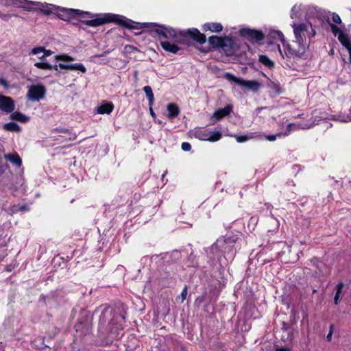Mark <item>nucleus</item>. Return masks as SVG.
Wrapping results in <instances>:
<instances>
[{
    "label": "nucleus",
    "mask_w": 351,
    "mask_h": 351,
    "mask_svg": "<svg viewBox=\"0 0 351 351\" xmlns=\"http://www.w3.org/2000/svg\"><path fill=\"white\" fill-rule=\"evenodd\" d=\"M332 21L333 23H338V24H341V18L340 16L336 14V13H332Z\"/></svg>",
    "instance_id": "38"
},
{
    "label": "nucleus",
    "mask_w": 351,
    "mask_h": 351,
    "mask_svg": "<svg viewBox=\"0 0 351 351\" xmlns=\"http://www.w3.org/2000/svg\"><path fill=\"white\" fill-rule=\"evenodd\" d=\"M82 318L78 320L75 324L76 332L81 335H86L88 333L91 326V317L89 313L85 311L82 313Z\"/></svg>",
    "instance_id": "10"
},
{
    "label": "nucleus",
    "mask_w": 351,
    "mask_h": 351,
    "mask_svg": "<svg viewBox=\"0 0 351 351\" xmlns=\"http://www.w3.org/2000/svg\"><path fill=\"white\" fill-rule=\"evenodd\" d=\"M258 61L269 69L274 66V62L265 55H260L258 56Z\"/></svg>",
    "instance_id": "24"
},
{
    "label": "nucleus",
    "mask_w": 351,
    "mask_h": 351,
    "mask_svg": "<svg viewBox=\"0 0 351 351\" xmlns=\"http://www.w3.org/2000/svg\"><path fill=\"white\" fill-rule=\"evenodd\" d=\"M2 5L6 7H14L19 8H23L27 10H30L29 5H38L40 3L35 1H30L27 0H1Z\"/></svg>",
    "instance_id": "12"
},
{
    "label": "nucleus",
    "mask_w": 351,
    "mask_h": 351,
    "mask_svg": "<svg viewBox=\"0 0 351 351\" xmlns=\"http://www.w3.org/2000/svg\"><path fill=\"white\" fill-rule=\"evenodd\" d=\"M314 123H312V124H310V125H304V126H302L301 128H310L311 126H312Z\"/></svg>",
    "instance_id": "49"
},
{
    "label": "nucleus",
    "mask_w": 351,
    "mask_h": 351,
    "mask_svg": "<svg viewBox=\"0 0 351 351\" xmlns=\"http://www.w3.org/2000/svg\"><path fill=\"white\" fill-rule=\"evenodd\" d=\"M58 66L60 69H66V70H77L84 73L86 71V69L82 64H65V63H59Z\"/></svg>",
    "instance_id": "15"
},
{
    "label": "nucleus",
    "mask_w": 351,
    "mask_h": 351,
    "mask_svg": "<svg viewBox=\"0 0 351 351\" xmlns=\"http://www.w3.org/2000/svg\"><path fill=\"white\" fill-rule=\"evenodd\" d=\"M261 109L262 108H256V111L257 112V113H258Z\"/></svg>",
    "instance_id": "55"
},
{
    "label": "nucleus",
    "mask_w": 351,
    "mask_h": 351,
    "mask_svg": "<svg viewBox=\"0 0 351 351\" xmlns=\"http://www.w3.org/2000/svg\"><path fill=\"white\" fill-rule=\"evenodd\" d=\"M278 49L283 58L295 59L302 58L304 56L306 49L300 45L293 44L291 45L286 42L282 43V49L278 45Z\"/></svg>",
    "instance_id": "6"
},
{
    "label": "nucleus",
    "mask_w": 351,
    "mask_h": 351,
    "mask_svg": "<svg viewBox=\"0 0 351 351\" xmlns=\"http://www.w3.org/2000/svg\"><path fill=\"white\" fill-rule=\"evenodd\" d=\"M14 108V101L10 97L0 94V110L8 114L12 112Z\"/></svg>",
    "instance_id": "14"
},
{
    "label": "nucleus",
    "mask_w": 351,
    "mask_h": 351,
    "mask_svg": "<svg viewBox=\"0 0 351 351\" xmlns=\"http://www.w3.org/2000/svg\"><path fill=\"white\" fill-rule=\"evenodd\" d=\"M344 121H351V118H348L346 120H344Z\"/></svg>",
    "instance_id": "56"
},
{
    "label": "nucleus",
    "mask_w": 351,
    "mask_h": 351,
    "mask_svg": "<svg viewBox=\"0 0 351 351\" xmlns=\"http://www.w3.org/2000/svg\"><path fill=\"white\" fill-rule=\"evenodd\" d=\"M166 173H167V171H166V172H165V173L162 175V178H163L165 177V176H166Z\"/></svg>",
    "instance_id": "57"
},
{
    "label": "nucleus",
    "mask_w": 351,
    "mask_h": 351,
    "mask_svg": "<svg viewBox=\"0 0 351 351\" xmlns=\"http://www.w3.org/2000/svg\"><path fill=\"white\" fill-rule=\"evenodd\" d=\"M143 91L145 92L148 100H149V106H152L154 101V95L152 92V89L149 86H145L143 88Z\"/></svg>",
    "instance_id": "25"
},
{
    "label": "nucleus",
    "mask_w": 351,
    "mask_h": 351,
    "mask_svg": "<svg viewBox=\"0 0 351 351\" xmlns=\"http://www.w3.org/2000/svg\"><path fill=\"white\" fill-rule=\"evenodd\" d=\"M232 110V106L231 105H227L225 108L216 110L213 115V117L216 120H220L223 117L228 115Z\"/></svg>",
    "instance_id": "17"
},
{
    "label": "nucleus",
    "mask_w": 351,
    "mask_h": 351,
    "mask_svg": "<svg viewBox=\"0 0 351 351\" xmlns=\"http://www.w3.org/2000/svg\"><path fill=\"white\" fill-rule=\"evenodd\" d=\"M108 51H105V52H104L101 55H99V56H99V57L104 56H106V54H108Z\"/></svg>",
    "instance_id": "52"
},
{
    "label": "nucleus",
    "mask_w": 351,
    "mask_h": 351,
    "mask_svg": "<svg viewBox=\"0 0 351 351\" xmlns=\"http://www.w3.org/2000/svg\"><path fill=\"white\" fill-rule=\"evenodd\" d=\"M108 22H116L129 29H135L138 25L133 21H128L123 16L112 14H97L95 16L94 19L84 21L86 25L94 27L102 25Z\"/></svg>",
    "instance_id": "2"
},
{
    "label": "nucleus",
    "mask_w": 351,
    "mask_h": 351,
    "mask_svg": "<svg viewBox=\"0 0 351 351\" xmlns=\"http://www.w3.org/2000/svg\"><path fill=\"white\" fill-rule=\"evenodd\" d=\"M212 248L213 250L219 249L227 260L232 259L236 253L235 239L231 237L220 238L217 240Z\"/></svg>",
    "instance_id": "5"
},
{
    "label": "nucleus",
    "mask_w": 351,
    "mask_h": 351,
    "mask_svg": "<svg viewBox=\"0 0 351 351\" xmlns=\"http://www.w3.org/2000/svg\"><path fill=\"white\" fill-rule=\"evenodd\" d=\"M343 287V282H339L336 286V293L334 298V302L335 304H337L339 303L340 294L341 292V290Z\"/></svg>",
    "instance_id": "27"
},
{
    "label": "nucleus",
    "mask_w": 351,
    "mask_h": 351,
    "mask_svg": "<svg viewBox=\"0 0 351 351\" xmlns=\"http://www.w3.org/2000/svg\"><path fill=\"white\" fill-rule=\"evenodd\" d=\"M7 270H8V271H11L10 267H8V268L7 269Z\"/></svg>",
    "instance_id": "58"
},
{
    "label": "nucleus",
    "mask_w": 351,
    "mask_h": 351,
    "mask_svg": "<svg viewBox=\"0 0 351 351\" xmlns=\"http://www.w3.org/2000/svg\"><path fill=\"white\" fill-rule=\"evenodd\" d=\"M338 40L341 45L348 50L349 53V60L351 62V40L345 34H339L338 35Z\"/></svg>",
    "instance_id": "18"
},
{
    "label": "nucleus",
    "mask_w": 351,
    "mask_h": 351,
    "mask_svg": "<svg viewBox=\"0 0 351 351\" xmlns=\"http://www.w3.org/2000/svg\"><path fill=\"white\" fill-rule=\"evenodd\" d=\"M0 82H1L3 85H4V86H6V85H7L6 82H5L4 80H1V79H0Z\"/></svg>",
    "instance_id": "53"
},
{
    "label": "nucleus",
    "mask_w": 351,
    "mask_h": 351,
    "mask_svg": "<svg viewBox=\"0 0 351 351\" xmlns=\"http://www.w3.org/2000/svg\"><path fill=\"white\" fill-rule=\"evenodd\" d=\"M51 69H53L56 71H58V69H60V67L58 66V64H55V65H51Z\"/></svg>",
    "instance_id": "46"
},
{
    "label": "nucleus",
    "mask_w": 351,
    "mask_h": 351,
    "mask_svg": "<svg viewBox=\"0 0 351 351\" xmlns=\"http://www.w3.org/2000/svg\"><path fill=\"white\" fill-rule=\"evenodd\" d=\"M239 34L241 36L252 41H261L264 38V35L262 32L249 28L241 29Z\"/></svg>",
    "instance_id": "13"
},
{
    "label": "nucleus",
    "mask_w": 351,
    "mask_h": 351,
    "mask_svg": "<svg viewBox=\"0 0 351 351\" xmlns=\"http://www.w3.org/2000/svg\"><path fill=\"white\" fill-rule=\"evenodd\" d=\"M300 7L297 6L296 5H295L294 6H293V8H291V18L292 19H296L298 17V12L300 11Z\"/></svg>",
    "instance_id": "35"
},
{
    "label": "nucleus",
    "mask_w": 351,
    "mask_h": 351,
    "mask_svg": "<svg viewBox=\"0 0 351 351\" xmlns=\"http://www.w3.org/2000/svg\"><path fill=\"white\" fill-rule=\"evenodd\" d=\"M204 29L212 32H220L223 29V26L219 23H207L204 25Z\"/></svg>",
    "instance_id": "20"
},
{
    "label": "nucleus",
    "mask_w": 351,
    "mask_h": 351,
    "mask_svg": "<svg viewBox=\"0 0 351 351\" xmlns=\"http://www.w3.org/2000/svg\"><path fill=\"white\" fill-rule=\"evenodd\" d=\"M34 66L38 69L45 70H51V64L45 62H38L34 64Z\"/></svg>",
    "instance_id": "30"
},
{
    "label": "nucleus",
    "mask_w": 351,
    "mask_h": 351,
    "mask_svg": "<svg viewBox=\"0 0 351 351\" xmlns=\"http://www.w3.org/2000/svg\"><path fill=\"white\" fill-rule=\"evenodd\" d=\"M56 10H58L57 14V16L66 21H70L72 19H75L77 17L80 18H85L87 16L90 15V13L88 12H82L80 10L75 9H68L64 8H56Z\"/></svg>",
    "instance_id": "8"
},
{
    "label": "nucleus",
    "mask_w": 351,
    "mask_h": 351,
    "mask_svg": "<svg viewBox=\"0 0 351 351\" xmlns=\"http://www.w3.org/2000/svg\"><path fill=\"white\" fill-rule=\"evenodd\" d=\"M45 93L46 89L43 85H32L29 88L27 97L29 101H37L44 98Z\"/></svg>",
    "instance_id": "11"
},
{
    "label": "nucleus",
    "mask_w": 351,
    "mask_h": 351,
    "mask_svg": "<svg viewBox=\"0 0 351 351\" xmlns=\"http://www.w3.org/2000/svg\"><path fill=\"white\" fill-rule=\"evenodd\" d=\"M56 132L68 133L69 135V140H74L75 138V135L72 134L69 129H63V128H56L55 129Z\"/></svg>",
    "instance_id": "34"
},
{
    "label": "nucleus",
    "mask_w": 351,
    "mask_h": 351,
    "mask_svg": "<svg viewBox=\"0 0 351 351\" xmlns=\"http://www.w3.org/2000/svg\"><path fill=\"white\" fill-rule=\"evenodd\" d=\"M3 129L8 132H20L21 128L14 122H9L3 124Z\"/></svg>",
    "instance_id": "22"
},
{
    "label": "nucleus",
    "mask_w": 351,
    "mask_h": 351,
    "mask_svg": "<svg viewBox=\"0 0 351 351\" xmlns=\"http://www.w3.org/2000/svg\"><path fill=\"white\" fill-rule=\"evenodd\" d=\"M149 26L152 27L151 31L158 36L162 48L172 53H176L179 51V47L173 42L178 41L181 36H189L201 44L206 42L205 35L200 33L197 29H189L178 32L174 29L156 24H150Z\"/></svg>",
    "instance_id": "1"
},
{
    "label": "nucleus",
    "mask_w": 351,
    "mask_h": 351,
    "mask_svg": "<svg viewBox=\"0 0 351 351\" xmlns=\"http://www.w3.org/2000/svg\"><path fill=\"white\" fill-rule=\"evenodd\" d=\"M189 134L200 141H208L215 142L221 138V133L219 131L210 132L205 128L197 127L189 131Z\"/></svg>",
    "instance_id": "7"
},
{
    "label": "nucleus",
    "mask_w": 351,
    "mask_h": 351,
    "mask_svg": "<svg viewBox=\"0 0 351 351\" xmlns=\"http://www.w3.org/2000/svg\"><path fill=\"white\" fill-rule=\"evenodd\" d=\"M45 50V48L43 47H35L34 48L32 51H31V53L32 54H34V55H37V54H39L40 53H43Z\"/></svg>",
    "instance_id": "37"
},
{
    "label": "nucleus",
    "mask_w": 351,
    "mask_h": 351,
    "mask_svg": "<svg viewBox=\"0 0 351 351\" xmlns=\"http://www.w3.org/2000/svg\"><path fill=\"white\" fill-rule=\"evenodd\" d=\"M283 136L282 133H278L276 134L267 135L265 136V138L269 141H274L276 140L277 137H280Z\"/></svg>",
    "instance_id": "36"
},
{
    "label": "nucleus",
    "mask_w": 351,
    "mask_h": 351,
    "mask_svg": "<svg viewBox=\"0 0 351 351\" xmlns=\"http://www.w3.org/2000/svg\"><path fill=\"white\" fill-rule=\"evenodd\" d=\"M182 149L184 152H189L191 149V145L188 142H184L182 143Z\"/></svg>",
    "instance_id": "40"
},
{
    "label": "nucleus",
    "mask_w": 351,
    "mask_h": 351,
    "mask_svg": "<svg viewBox=\"0 0 351 351\" xmlns=\"http://www.w3.org/2000/svg\"><path fill=\"white\" fill-rule=\"evenodd\" d=\"M41 8H40V10L42 13H43L45 15H49L51 13H52L53 10L52 8L56 9V8L54 5H51V8H49V6H44L43 4L41 5Z\"/></svg>",
    "instance_id": "31"
},
{
    "label": "nucleus",
    "mask_w": 351,
    "mask_h": 351,
    "mask_svg": "<svg viewBox=\"0 0 351 351\" xmlns=\"http://www.w3.org/2000/svg\"><path fill=\"white\" fill-rule=\"evenodd\" d=\"M186 295H187V287H186V286H185L184 287V289H182V293L180 295V297L181 298L182 302H184V300L186 299Z\"/></svg>",
    "instance_id": "41"
},
{
    "label": "nucleus",
    "mask_w": 351,
    "mask_h": 351,
    "mask_svg": "<svg viewBox=\"0 0 351 351\" xmlns=\"http://www.w3.org/2000/svg\"><path fill=\"white\" fill-rule=\"evenodd\" d=\"M12 16L11 14H0V18H1L2 19L5 20V21H7L8 19V18H10Z\"/></svg>",
    "instance_id": "43"
},
{
    "label": "nucleus",
    "mask_w": 351,
    "mask_h": 351,
    "mask_svg": "<svg viewBox=\"0 0 351 351\" xmlns=\"http://www.w3.org/2000/svg\"><path fill=\"white\" fill-rule=\"evenodd\" d=\"M208 42L211 46L217 47L222 45L223 40L219 36H212L209 37Z\"/></svg>",
    "instance_id": "26"
},
{
    "label": "nucleus",
    "mask_w": 351,
    "mask_h": 351,
    "mask_svg": "<svg viewBox=\"0 0 351 351\" xmlns=\"http://www.w3.org/2000/svg\"><path fill=\"white\" fill-rule=\"evenodd\" d=\"M26 208H25V206H21L19 207V208H16V206H14V210L13 212H16L18 210H25Z\"/></svg>",
    "instance_id": "44"
},
{
    "label": "nucleus",
    "mask_w": 351,
    "mask_h": 351,
    "mask_svg": "<svg viewBox=\"0 0 351 351\" xmlns=\"http://www.w3.org/2000/svg\"><path fill=\"white\" fill-rule=\"evenodd\" d=\"M276 351H288V350L286 348H280L277 349Z\"/></svg>",
    "instance_id": "51"
},
{
    "label": "nucleus",
    "mask_w": 351,
    "mask_h": 351,
    "mask_svg": "<svg viewBox=\"0 0 351 351\" xmlns=\"http://www.w3.org/2000/svg\"><path fill=\"white\" fill-rule=\"evenodd\" d=\"M236 139L238 143H243L247 141L249 139V137L247 135H240L237 136Z\"/></svg>",
    "instance_id": "39"
},
{
    "label": "nucleus",
    "mask_w": 351,
    "mask_h": 351,
    "mask_svg": "<svg viewBox=\"0 0 351 351\" xmlns=\"http://www.w3.org/2000/svg\"><path fill=\"white\" fill-rule=\"evenodd\" d=\"M46 56H44V54L40 57L39 58L42 60V62H44Z\"/></svg>",
    "instance_id": "54"
},
{
    "label": "nucleus",
    "mask_w": 351,
    "mask_h": 351,
    "mask_svg": "<svg viewBox=\"0 0 351 351\" xmlns=\"http://www.w3.org/2000/svg\"><path fill=\"white\" fill-rule=\"evenodd\" d=\"M312 262L313 263V265L316 267H318V261L317 260H313Z\"/></svg>",
    "instance_id": "48"
},
{
    "label": "nucleus",
    "mask_w": 351,
    "mask_h": 351,
    "mask_svg": "<svg viewBox=\"0 0 351 351\" xmlns=\"http://www.w3.org/2000/svg\"><path fill=\"white\" fill-rule=\"evenodd\" d=\"M55 60L58 61H66V62H72L74 60V58L66 54H60L55 56Z\"/></svg>",
    "instance_id": "28"
},
{
    "label": "nucleus",
    "mask_w": 351,
    "mask_h": 351,
    "mask_svg": "<svg viewBox=\"0 0 351 351\" xmlns=\"http://www.w3.org/2000/svg\"><path fill=\"white\" fill-rule=\"evenodd\" d=\"M333 329H334V326L332 324H331L330 326V330L329 331H332V333H333Z\"/></svg>",
    "instance_id": "50"
},
{
    "label": "nucleus",
    "mask_w": 351,
    "mask_h": 351,
    "mask_svg": "<svg viewBox=\"0 0 351 351\" xmlns=\"http://www.w3.org/2000/svg\"><path fill=\"white\" fill-rule=\"evenodd\" d=\"M43 53L44 54V56L48 57V56H51L53 53V51H51V50L45 49V50H44V51Z\"/></svg>",
    "instance_id": "42"
},
{
    "label": "nucleus",
    "mask_w": 351,
    "mask_h": 351,
    "mask_svg": "<svg viewBox=\"0 0 351 351\" xmlns=\"http://www.w3.org/2000/svg\"><path fill=\"white\" fill-rule=\"evenodd\" d=\"M114 109V105L111 102H105L97 107V112L99 114H109L112 112Z\"/></svg>",
    "instance_id": "19"
},
{
    "label": "nucleus",
    "mask_w": 351,
    "mask_h": 351,
    "mask_svg": "<svg viewBox=\"0 0 351 351\" xmlns=\"http://www.w3.org/2000/svg\"><path fill=\"white\" fill-rule=\"evenodd\" d=\"M10 118L21 123H27L29 120V117L18 111L12 112L10 115Z\"/></svg>",
    "instance_id": "21"
},
{
    "label": "nucleus",
    "mask_w": 351,
    "mask_h": 351,
    "mask_svg": "<svg viewBox=\"0 0 351 351\" xmlns=\"http://www.w3.org/2000/svg\"><path fill=\"white\" fill-rule=\"evenodd\" d=\"M149 111H150V114L153 117H156V114L152 109V106H149Z\"/></svg>",
    "instance_id": "47"
},
{
    "label": "nucleus",
    "mask_w": 351,
    "mask_h": 351,
    "mask_svg": "<svg viewBox=\"0 0 351 351\" xmlns=\"http://www.w3.org/2000/svg\"><path fill=\"white\" fill-rule=\"evenodd\" d=\"M271 36L274 38H278L279 40H280L282 41V43L285 42V38H284V35L282 34V32H280L279 31L271 32Z\"/></svg>",
    "instance_id": "32"
},
{
    "label": "nucleus",
    "mask_w": 351,
    "mask_h": 351,
    "mask_svg": "<svg viewBox=\"0 0 351 351\" xmlns=\"http://www.w3.org/2000/svg\"><path fill=\"white\" fill-rule=\"evenodd\" d=\"M329 24L331 28V31L335 36L338 37L339 34H343L340 28L336 26L335 24L330 23H329Z\"/></svg>",
    "instance_id": "33"
},
{
    "label": "nucleus",
    "mask_w": 351,
    "mask_h": 351,
    "mask_svg": "<svg viewBox=\"0 0 351 351\" xmlns=\"http://www.w3.org/2000/svg\"><path fill=\"white\" fill-rule=\"evenodd\" d=\"M300 125L295 124V123H289L288 124V125L287 126V129H286V131L285 133H282V135L285 136H288L291 134V131H293V130H295L298 128H300Z\"/></svg>",
    "instance_id": "29"
},
{
    "label": "nucleus",
    "mask_w": 351,
    "mask_h": 351,
    "mask_svg": "<svg viewBox=\"0 0 351 351\" xmlns=\"http://www.w3.org/2000/svg\"><path fill=\"white\" fill-rule=\"evenodd\" d=\"M95 311L100 313L99 317L100 326L113 325L117 326V328H119L125 320L123 314L113 313L112 309L108 304L101 305Z\"/></svg>",
    "instance_id": "3"
},
{
    "label": "nucleus",
    "mask_w": 351,
    "mask_h": 351,
    "mask_svg": "<svg viewBox=\"0 0 351 351\" xmlns=\"http://www.w3.org/2000/svg\"><path fill=\"white\" fill-rule=\"evenodd\" d=\"M4 158L17 167H21L22 165V160L16 152L5 154Z\"/></svg>",
    "instance_id": "16"
},
{
    "label": "nucleus",
    "mask_w": 351,
    "mask_h": 351,
    "mask_svg": "<svg viewBox=\"0 0 351 351\" xmlns=\"http://www.w3.org/2000/svg\"><path fill=\"white\" fill-rule=\"evenodd\" d=\"M168 117L174 118L177 117L180 112L178 106L175 104H169L167 105Z\"/></svg>",
    "instance_id": "23"
},
{
    "label": "nucleus",
    "mask_w": 351,
    "mask_h": 351,
    "mask_svg": "<svg viewBox=\"0 0 351 351\" xmlns=\"http://www.w3.org/2000/svg\"><path fill=\"white\" fill-rule=\"evenodd\" d=\"M224 77L229 82L254 92L257 91L260 88V84L257 82L253 80H245L242 78L237 77L230 73H225Z\"/></svg>",
    "instance_id": "9"
},
{
    "label": "nucleus",
    "mask_w": 351,
    "mask_h": 351,
    "mask_svg": "<svg viewBox=\"0 0 351 351\" xmlns=\"http://www.w3.org/2000/svg\"><path fill=\"white\" fill-rule=\"evenodd\" d=\"M332 335V331H329L328 334L326 336V339H327L328 341H331Z\"/></svg>",
    "instance_id": "45"
},
{
    "label": "nucleus",
    "mask_w": 351,
    "mask_h": 351,
    "mask_svg": "<svg viewBox=\"0 0 351 351\" xmlns=\"http://www.w3.org/2000/svg\"><path fill=\"white\" fill-rule=\"evenodd\" d=\"M291 25L293 29L294 44L300 45L307 49L309 46L307 39H311L315 35V31L312 25L309 23H295L294 22Z\"/></svg>",
    "instance_id": "4"
}]
</instances>
